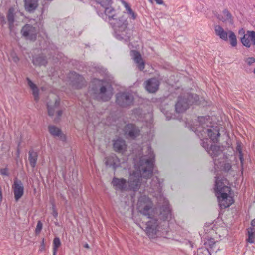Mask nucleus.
<instances>
[{"mask_svg":"<svg viewBox=\"0 0 255 255\" xmlns=\"http://www.w3.org/2000/svg\"><path fill=\"white\" fill-rule=\"evenodd\" d=\"M94 0L96 3H97L98 4H99L100 5L102 9L106 6L111 5L112 3V0Z\"/></svg>","mask_w":255,"mask_h":255,"instance_id":"35","label":"nucleus"},{"mask_svg":"<svg viewBox=\"0 0 255 255\" xmlns=\"http://www.w3.org/2000/svg\"><path fill=\"white\" fill-rule=\"evenodd\" d=\"M24 8L26 11L32 13L38 6V0H24Z\"/></svg>","mask_w":255,"mask_h":255,"instance_id":"21","label":"nucleus"},{"mask_svg":"<svg viewBox=\"0 0 255 255\" xmlns=\"http://www.w3.org/2000/svg\"><path fill=\"white\" fill-rule=\"evenodd\" d=\"M20 151L19 149H18L17 150V157H18L19 156Z\"/></svg>","mask_w":255,"mask_h":255,"instance_id":"51","label":"nucleus"},{"mask_svg":"<svg viewBox=\"0 0 255 255\" xmlns=\"http://www.w3.org/2000/svg\"><path fill=\"white\" fill-rule=\"evenodd\" d=\"M124 135L127 138L134 139L140 135L139 128L133 124H128L124 128Z\"/></svg>","mask_w":255,"mask_h":255,"instance_id":"12","label":"nucleus"},{"mask_svg":"<svg viewBox=\"0 0 255 255\" xmlns=\"http://www.w3.org/2000/svg\"><path fill=\"white\" fill-rule=\"evenodd\" d=\"M28 154V159L30 166L32 168H34L37 163L38 158L37 153L32 150L29 151Z\"/></svg>","mask_w":255,"mask_h":255,"instance_id":"29","label":"nucleus"},{"mask_svg":"<svg viewBox=\"0 0 255 255\" xmlns=\"http://www.w3.org/2000/svg\"><path fill=\"white\" fill-rule=\"evenodd\" d=\"M0 173L3 176H9L8 169L7 168H1L0 170Z\"/></svg>","mask_w":255,"mask_h":255,"instance_id":"42","label":"nucleus"},{"mask_svg":"<svg viewBox=\"0 0 255 255\" xmlns=\"http://www.w3.org/2000/svg\"><path fill=\"white\" fill-rule=\"evenodd\" d=\"M137 209L141 214L150 219L146 223L145 232L150 238H155L157 231L161 228L160 225L161 222L159 220H162L164 224H167L165 221L170 219L172 216L169 202L165 199L164 204L158 212L157 209L153 207V203L151 199L145 195L141 196L138 201Z\"/></svg>","mask_w":255,"mask_h":255,"instance_id":"1","label":"nucleus"},{"mask_svg":"<svg viewBox=\"0 0 255 255\" xmlns=\"http://www.w3.org/2000/svg\"><path fill=\"white\" fill-rule=\"evenodd\" d=\"M60 105V101L59 100H56L54 102V104L53 106H50V105L48 103L47 104V110L49 116H52L54 115L55 113V109L58 108Z\"/></svg>","mask_w":255,"mask_h":255,"instance_id":"30","label":"nucleus"},{"mask_svg":"<svg viewBox=\"0 0 255 255\" xmlns=\"http://www.w3.org/2000/svg\"><path fill=\"white\" fill-rule=\"evenodd\" d=\"M215 243H216V242H215L214 239L212 238L208 239L207 240V241H206L204 242V245L206 247L208 248L207 250L210 254H211V253H210V252L208 250V248H210V249H212L214 247Z\"/></svg>","mask_w":255,"mask_h":255,"instance_id":"34","label":"nucleus"},{"mask_svg":"<svg viewBox=\"0 0 255 255\" xmlns=\"http://www.w3.org/2000/svg\"><path fill=\"white\" fill-rule=\"evenodd\" d=\"M69 78L72 86L75 89H81L86 85L85 78L75 71L70 72Z\"/></svg>","mask_w":255,"mask_h":255,"instance_id":"11","label":"nucleus"},{"mask_svg":"<svg viewBox=\"0 0 255 255\" xmlns=\"http://www.w3.org/2000/svg\"><path fill=\"white\" fill-rule=\"evenodd\" d=\"M237 150L239 152V159L240 160L241 164L243 165V162H244V158H243V154L242 153V150L241 149L240 146H238L237 147Z\"/></svg>","mask_w":255,"mask_h":255,"instance_id":"38","label":"nucleus"},{"mask_svg":"<svg viewBox=\"0 0 255 255\" xmlns=\"http://www.w3.org/2000/svg\"><path fill=\"white\" fill-rule=\"evenodd\" d=\"M228 37H229V40L230 43L232 47H235L237 46V38L235 33L229 30V33Z\"/></svg>","mask_w":255,"mask_h":255,"instance_id":"32","label":"nucleus"},{"mask_svg":"<svg viewBox=\"0 0 255 255\" xmlns=\"http://www.w3.org/2000/svg\"><path fill=\"white\" fill-rule=\"evenodd\" d=\"M131 55L134 62L137 64L138 68L140 71H143L145 68V62L143 61L139 52L136 50H131Z\"/></svg>","mask_w":255,"mask_h":255,"instance_id":"18","label":"nucleus"},{"mask_svg":"<svg viewBox=\"0 0 255 255\" xmlns=\"http://www.w3.org/2000/svg\"><path fill=\"white\" fill-rule=\"evenodd\" d=\"M245 62L247 63L249 66L252 65L255 62V58L252 57L247 58L245 60Z\"/></svg>","mask_w":255,"mask_h":255,"instance_id":"40","label":"nucleus"},{"mask_svg":"<svg viewBox=\"0 0 255 255\" xmlns=\"http://www.w3.org/2000/svg\"><path fill=\"white\" fill-rule=\"evenodd\" d=\"M223 14H217V18L224 22H229L230 24L233 23V18L231 13L227 9H224L222 12Z\"/></svg>","mask_w":255,"mask_h":255,"instance_id":"22","label":"nucleus"},{"mask_svg":"<svg viewBox=\"0 0 255 255\" xmlns=\"http://www.w3.org/2000/svg\"><path fill=\"white\" fill-rule=\"evenodd\" d=\"M26 81H27V83L30 89L32 91V94L34 96V100L36 101H38L39 100V91L37 87V86L34 84L32 81L30 80L28 77L26 78Z\"/></svg>","mask_w":255,"mask_h":255,"instance_id":"26","label":"nucleus"},{"mask_svg":"<svg viewBox=\"0 0 255 255\" xmlns=\"http://www.w3.org/2000/svg\"><path fill=\"white\" fill-rule=\"evenodd\" d=\"M241 41L242 44L247 48H249L251 46V43H252L248 32L245 34L243 37L241 38Z\"/></svg>","mask_w":255,"mask_h":255,"instance_id":"31","label":"nucleus"},{"mask_svg":"<svg viewBox=\"0 0 255 255\" xmlns=\"http://www.w3.org/2000/svg\"><path fill=\"white\" fill-rule=\"evenodd\" d=\"M48 131L50 134L54 137H59L62 141L66 140V136L62 134L60 129L54 125H49L48 126Z\"/></svg>","mask_w":255,"mask_h":255,"instance_id":"20","label":"nucleus"},{"mask_svg":"<svg viewBox=\"0 0 255 255\" xmlns=\"http://www.w3.org/2000/svg\"><path fill=\"white\" fill-rule=\"evenodd\" d=\"M115 97V102L120 107L128 108L133 105L134 96L129 92H118L116 94Z\"/></svg>","mask_w":255,"mask_h":255,"instance_id":"8","label":"nucleus"},{"mask_svg":"<svg viewBox=\"0 0 255 255\" xmlns=\"http://www.w3.org/2000/svg\"><path fill=\"white\" fill-rule=\"evenodd\" d=\"M113 142V149L115 151L121 153L126 151L127 146L123 139L118 138L116 140H114Z\"/></svg>","mask_w":255,"mask_h":255,"instance_id":"17","label":"nucleus"},{"mask_svg":"<svg viewBox=\"0 0 255 255\" xmlns=\"http://www.w3.org/2000/svg\"><path fill=\"white\" fill-rule=\"evenodd\" d=\"M32 63L35 66H46L47 64V58L43 55H39L33 58Z\"/></svg>","mask_w":255,"mask_h":255,"instance_id":"27","label":"nucleus"},{"mask_svg":"<svg viewBox=\"0 0 255 255\" xmlns=\"http://www.w3.org/2000/svg\"><path fill=\"white\" fill-rule=\"evenodd\" d=\"M110 25L115 30L116 37L117 39L124 40L128 42L131 35V30L128 28V18L125 15H118L117 19H115Z\"/></svg>","mask_w":255,"mask_h":255,"instance_id":"5","label":"nucleus"},{"mask_svg":"<svg viewBox=\"0 0 255 255\" xmlns=\"http://www.w3.org/2000/svg\"><path fill=\"white\" fill-rule=\"evenodd\" d=\"M111 185L117 191H128V182L123 178H119L114 177L111 182Z\"/></svg>","mask_w":255,"mask_h":255,"instance_id":"14","label":"nucleus"},{"mask_svg":"<svg viewBox=\"0 0 255 255\" xmlns=\"http://www.w3.org/2000/svg\"><path fill=\"white\" fill-rule=\"evenodd\" d=\"M38 33L37 28L29 24H25L21 30V34L22 36L25 39L32 41L36 40Z\"/></svg>","mask_w":255,"mask_h":255,"instance_id":"10","label":"nucleus"},{"mask_svg":"<svg viewBox=\"0 0 255 255\" xmlns=\"http://www.w3.org/2000/svg\"><path fill=\"white\" fill-rule=\"evenodd\" d=\"M122 3L126 9V13L129 18L135 20L137 17V14L131 8L129 3L125 1H122Z\"/></svg>","mask_w":255,"mask_h":255,"instance_id":"28","label":"nucleus"},{"mask_svg":"<svg viewBox=\"0 0 255 255\" xmlns=\"http://www.w3.org/2000/svg\"><path fill=\"white\" fill-rule=\"evenodd\" d=\"M16 14L15 9L13 7H12L9 8L7 13V19L10 29H11L14 26Z\"/></svg>","mask_w":255,"mask_h":255,"instance_id":"25","label":"nucleus"},{"mask_svg":"<svg viewBox=\"0 0 255 255\" xmlns=\"http://www.w3.org/2000/svg\"><path fill=\"white\" fill-rule=\"evenodd\" d=\"M61 245V243L59 237H55L53 242V254L57 253L58 248Z\"/></svg>","mask_w":255,"mask_h":255,"instance_id":"33","label":"nucleus"},{"mask_svg":"<svg viewBox=\"0 0 255 255\" xmlns=\"http://www.w3.org/2000/svg\"><path fill=\"white\" fill-rule=\"evenodd\" d=\"M2 194H0V203L2 201Z\"/></svg>","mask_w":255,"mask_h":255,"instance_id":"52","label":"nucleus"},{"mask_svg":"<svg viewBox=\"0 0 255 255\" xmlns=\"http://www.w3.org/2000/svg\"><path fill=\"white\" fill-rule=\"evenodd\" d=\"M207 118L205 117H198L199 126L197 128L195 132L200 138L203 137V134H207L211 140L213 142H217L220 137L219 128L217 126H212L209 128L203 127L205 120Z\"/></svg>","mask_w":255,"mask_h":255,"instance_id":"6","label":"nucleus"},{"mask_svg":"<svg viewBox=\"0 0 255 255\" xmlns=\"http://www.w3.org/2000/svg\"><path fill=\"white\" fill-rule=\"evenodd\" d=\"M94 86L91 91L94 98L98 101H109L113 94V89L111 85H104L105 81L97 78H94L92 81Z\"/></svg>","mask_w":255,"mask_h":255,"instance_id":"4","label":"nucleus"},{"mask_svg":"<svg viewBox=\"0 0 255 255\" xmlns=\"http://www.w3.org/2000/svg\"><path fill=\"white\" fill-rule=\"evenodd\" d=\"M254 73L255 74V68L254 69Z\"/></svg>","mask_w":255,"mask_h":255,"instance_id":"55","label":"nucleus"},{"mask_svg":"<svg viewBox=\"0 0 255 255\" xmlns=\"http://www.w3.org/2000/svg\"><path fill=\"white\" fill-rule=\"evenodd\" d=\"M154 1L156 2L157 4L160 5L163 4L164 3L163 0H154Z\"/></svg>","mask_w":255,"mask_h":255,"instance_id":"47","label":"nucleus"},{"mask_svg":"<svg viewBox=\"0 0 255 255\" xmlns=\"http://www.w3.org/2000/svg\"><path fill=\"white\" fill-rule=\"evenodd\" d=\"M159 81L155 78L149 79L145 82V89L149 93H155L159 89Z\"/></svg>","mask_w":255,"mask_h":255,"instance_id":"16","label":"nucleus"},{"mask_svg":"<svg viewBox=\"0 0 255 255\" xmlns=\"http://www.w3.org/2000/svg\"><path fill=\"white\" fill-rule=\"evenodd\" d=\"M42 226H43V224H42V222L40 221H38L37 222L36 228L35 229L36 234H38L41 232V231L42 229Z\"/></svg>","mask_w":255,"mask_h":255,"instance_id":"39","label":"nucleus"},{"mask_svg":"<svg viewBox=\"0 0 255 255\" xmlns=\"http://www.w3.org/2000/svg\"><path fill=\"white\" fill-rule=\"evenodd\" d=\"M249 37L251 38V41L253 45H255V32L253 31H248Z\"/></svg>","mask_w":255,"mask_h":255,"instance_id":"37","label":"nucleus"},{"mask_svg":"<svg viewBox=\"0 0 255 255\" xmlns=\"http://www.w3.org/2000/svg\"><path fill=\"white\" fill-rule=\"evenodd\" d=\"M148 158L144 157L140 158L138 164H135L136 171L134 173L135 176H131L128 182V191H137L140 188L141 181L140 177L149 178L152 176L155 162V155L150 146L148 147Z\"/></svg>","mask_w":255,"mask_h":255,"instance_id":"2","label":"nucleus"},{"mask_svg":"<svg viewBox=\"0 0 255 255\" xmlns=\"http://www.w3.org/2000/svg\"><path fill=\"white\" fill-rule=\"evenodd\" d=\"M163 180L157 176L154 177L150 182V187L154 192H157L160 195L162 191Z\"/></svg>","mask_w":255,"mask_h":255,"instance_id":"19","label":"nucleus"},{"mask_svg":"<svg viewBox=\"0 0 255 255\" xmlns=\"http://www.w3.org/2000/svg\"><path fill=\"white\" fill-rule=\"evenodd\" d=\"M207 152L214 160H216V158L222 153V150L220 146L212 144L210 145L209 149Z\"/></svg>","mask_w":255,"mask_h":255,"instance_id":"23","label":"nucleus"},{"mask_svg":"<svg viewBox=\"0 0 255 255\" xmlns=\"http://www.w3.org/2000/svg\"><path fill=\"white\" fill-rule=\"evenodd\" d=\"M209 142H211V141H209L208 138H204L202 142L201 143V144L202 146L207 151L208 149H209Z\"/></svg>","mask_w":255,"mask_h":255,"instance_id":"36","label":"nucleus"},{"mask_svg":"<svg viewBox=\"0 0 255 255\" xmlns=\"http://www.w3.org/2000/svg\"><path fill=\"white\" fill-rule=\"evenodd\" d=\"M151 3H153V1H154V0H148Z\"/></svg>","mask_w":255,"mask_h":255,"instance_id":"53","label":"nucleus"},{"mask_svg":"<svg viewBox=\"0 0 255 255\" xmlns=\"http://www.w3.org/2000/svg\"><path fill=\"white\" fill-rule=\"evenodd\" d=\"M12 188L16 201H18L24 194V186L20 180L15 178L14 179Z\"/></svg>","mask_w":255,"mask_h":255,"instance_id":"13","label":"nucleus"},{"mask_svg":"<svg viewBox=\"0 0 255 255\" xmlns=\"http://www.w3.org/2000/svg\"><path fill=\"white\" fill-rule=\"evenodd\" d=\"M199 100V96L196 94H187L183 97L180 96L175 105L176 111L182 113L186 111L189 105L196 103Z\"/></svg>","mask_w":255,"mask_h":255,"instance_id":"7","label":"nucleus"},{"mask_svg":"<svg viewBox=\"0 0 255 255\" xmlns=\"http://www.w3.org/2000/svg\"><path fill=\"white\" fill-rule=\"evenodd\" d=\"M251 225L253 227L255 226V218L253 219L251 222Z\"/></svg>","mask_w":255,"mask_h":255,"instance_id":"49","label":"nucleus"},{"mask_svg":"<svg viewBox=\"0 0 255 255\" xmlns=\"http://www.w3.org/2000/svg\"><path fill=\"white\" fill-rule=\"evenodd\" d=\"M248 242L250 243H253L254 242V237H248V239H247Z\"/></svg>","mask_w":255,"mask_h":255,"instance_id":"46","label":"nucleus"},{"mask_svg":"<svg viewBox=\"0 0 255 255\" xmlns=\"http://www.w3.org/2000/svg\"><path fill=\"white\" fill-rule=\"evenodd\" d=\"M232 166L230 163H227L224 164L223 169L225 172H228L231 169Z\"/></svg>","mask_w":255,"mask_h":255,"instance_id":"41","label":"nucleus"},{"mask_svg":"<svg viewBox=\"0 0 255 255\" xmlns=\"http://www.w3.org/2000/svg\"><path fill=\"white\" fill-rule=\"evenodd\" d=\"M105 165L116 170L121 166V161L115 154H112L105 158Z\"/></svg>","mask_w":255,"mask_h":255,"instance_id":"15","label":"nucleus"},{"mask_svg":"<svg viewBox=\"0 0 255 255\" xmlns=\"http://www.w3.org/2000/svg\"><path fill=\"white\" fill-rule=\"evenodd\" d=\"M215 179L214 190L219 205L221 208L229 207L234 202L233 197L229 194L230 187L226 185L227 180L221 176H217Z\"/></svg>","mask_w":255,"mask_h":255,"instance_id":"3","label":"nucleus"},{"mask_svg":"<svg viewBox=\"0 0 255 255\" xmlns=\"http://www.w3.org/2000/svg\"><path fill=\"white\" fill-rule=\"evenodd\" d=\"M0 22L1 23V25L3 26L5 24H6V20L5 17L3 15H0Z\"/></svg>","mask_w":255,"mask_h":255,"instance_id":"44","label":"nucleus"},{"mask_svg":"<svg viewBox=\"0 0 255 255\" xmlns=\"http://www.w3.org/2000/svg\"><path fill=\"white\" fill-rule=\"evenodd\" d=\"M97 12L99 16L105 20H108L110 23L115 19H117L119 15V12L111 7V5L97 10Z\"/></svg>","mask_w":255,"mask_h":255,"instance_id":"9","label":"nucleus"},{"mask_svg":"<svg viewBox=\"0 0 255 255\" xmlns=\"http://www.w3.org/2000/svg\"><path fill=\"white\" fill-rule=\"evenodd\" d=\"M53 255H56V254H53Z\"/></svg>","mask_w":255,"mask_h":255,"instance_id":"56","label":"nucleus"},{"mask_svg":"<svg viewBox=\"0 0 255 255\" xmlns=\"http://www.w3.org/2000/svg\"><path fill=\"white\" fill-rule=\"evenodd\" d=\"M62 114V110H58L57 112V116L58 118H59Z\"/></svg>","mask_w":255,"mask_h":255,"instance_id":"48","label":"nucleus"},{"mask_svg":"<svg viewBox=\"0 0 255 255\" xmlns=\"http://www.w3.org/2000/svg\"><path fill=\"white\" fill-rule=\"evenodd\" d=\"M255 231L254 229L253 228H250L248 230V237H254V232Z\"/></svg>","mask_w":255,"mask_h":255,"instance_id":"43","label":"nucleus"},{"mask_svg":"<svg viewBox=\"0 0 255 255\" xmlns=\"http://www.w3.org/2000/svg\"><path fill=\"white\" fill-rule=\"evenodd\" d=\"M241 30L244 31L243 29H242L241 30H240V31H239V33H240V32H241Z\"/></svg>","mask_w":255,"mask_h":255,"instance_id":"54","label":"nucleus"},{"mask_svg":"<svg viewBox=\"0 0 255 255\" xmlns=\"http://www.w3.org/2000/svg\"><path fill=\"white\" fill-rule=\"evenodd\" d=\"M84 248H87V249H89L90 248L89 245L87 244V243H86L84 245Z\"/></svg>","mask_w":255,"mask_h":255,"instance_id":"50","label":"nucleus"},{"mask_svg":"<svg viewBox=\"0 0 255 255\" xmlns=\"http://www.w3.org/2000/svg\"><path fill=\"white\" fill-rule=\"evenodd\" d=\"M52 215L55 218H57L58 216V212L55 210L54 207H53Z\"/></svg>","mask_w":255,"mask_h":255,"instance_id":"45","label":"nucleus"},{"mask_svg":"<svg viewBox=\"0 0 255 255\" xmlns=\"http://www.w3.org/2000/svg\"><path fill=\"white\" fill-rule=\"evenodd\" d=\"M214 30L216 35L218 36L220 39L225 41L228 40L229 31L228 32L225 31L220 25H216Z\"/></svg>","mask_w":255,"mask_h":255,"instance_id":"24","label":"nucleus"}]
</instances>
